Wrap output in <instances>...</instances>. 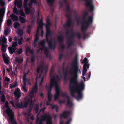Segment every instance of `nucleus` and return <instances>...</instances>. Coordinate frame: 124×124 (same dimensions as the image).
Here are the masks:
<instances>
[{
  "instance_id": "1",
  "label": "nucleus",
  "mask_w": 124,
  "mask_h": 124,
  "mask_svg": "<svg viewBox=\"0 0 124 124\" xmlns=\"http://www.w3.org/2000/svg\"><path fill=\"white\" fill-rule=\"evenodd\" d=\"M78 57V55H76L71 64V68L73 70L70 71L69 74H72L73 76L72 78L70 79L69 89L71 95L79 100L83 98L82 91L85 89V85L83 81L79 84H78L77 78L79 67Z\"/></svg>"
},
{
  "instance_id": "2",
  "label": "nucleus",
  "mask_w": 124,
  "mask_h": 124,
  "mask_svg": "<svg viewBox=\"0 0 124 124\" xmlns=\"http://www.w3.org/2000/svg\"><path fill=\"white\" fill-rule=\"evenodd\" d=\"M60 78L58 75L53 76L50 80V85L48 89V94L49 93L51 94V92L53 87H55V93L54 95V100L58 99L60 94L59 86L58 85V82L60 80Z\"/></svg>"
},
{
  "instance_id": "3",
  "label": "nucleus",
  "mask_w": 124,
  "mask_h": 124,
  "mask_svg": "<svg viewBox=\"0 0 124 124\" xmlns=\"http://www.w3.org/2000/svg\"><path fill=\"white\" fill-rule=\"evenodd\" d=\"M92 23V17L91 16L89 18L88 21L86 22V24L85 25L84 23L82 24L81 30L84 34L83 36V39L84 40L86 37L88 36V34H87L85 31L87 30L90 25Z\"/></svg>"
},
{
  "instance_id": "4",
  "label": "nucleus",
  "mask_w": 124,
  "mask_h": 124,
  "mask_svg": "<svg viewBox=\"0 0 124 124\" xmlns=\"http://www.w3.org/2000/svg\"><path fill=\"white\" fill-rule=\"evenodd\" d=\"M23 106L24 108H27L29 105V106L33 105V100L32 99L29 98L27 97H25L24 99Z\"/></svg>"
},
{
  "instance_id": "5",
  "label": "nucleus",
  "mask_w": 124,
  "mask_h": 124,
  "mask_svg": "<svg viewBox=\"0 0 124 124\" xmlns=\"http://www.w3.org/2000/svg\"><path fill=\"white\" fill-rule=\"evenodd\" d=\"M42 119L44 121H46V124H52V117L49 113H47L42 116Z\"/></svg>"
},
{
  "instance_id": "6",
  "label": "nucleus",
  "mask_w": 124,
  "mask_h": 124,
  "mask_svg": "<svg viewBox=\"0 0 124 124\" xmlns=\"http://www.w3.org/2000/svg\"><path fill=\"white\" fill-rule=\"evenodd\" d=\"M75 36H76V34H75L73 32L70 37H67V43L68 44V48H69L70 46H71L73 45V41L74 39Z\"/></svg>"
},
{
  "instance_id": "7",
  "label": "nucleus",
  "mask_w": 124,
  "mask_h": 124,
  "mask_svg": "<svg viewBox=\"0 0 124 124\" xmlns=\"http://www.w3.org/2000/svg\"><path fill=\"white\" fill-rule=\"evenodd\" d=\"M48 36L46 35V39H46V41L48 42L49 48L54 50L55 47L56 42L55 41H54L52 39L49 40L48 39Z\"/></svg>"
},
{
  "instance_id": "8",
  "label": "nucleus",
  "mask_w": 124,
  "mask_h": 124,
  "mask_svg": "<svg viewBox=\"0 0 124 124\" xmlns=\"http://www.w3.org/2000/svg\"><path fill=\"white\" fill-rule=\"evenodd\" d=\"M6 112L9 118L12 123H15V120L14 119V114L12 110L10 109H6Z\"/></svg>"
},
{
  "instance_id": "9",
  "label": "nucleus",
  "mask_w": 124,
  "mask_h": 124,
  "mask_svg": "<svg viewBox=\"0 0 124 124\" xmlns=\"http://www.w3.org/2000/svg\"><path fill=\"white\" fill-rule=\"evenodd\" d=\"M60 95H61L62 97H65L68 99V100L66 105H68V106L69 108L71 107L73 105L72 103L70 101V98L67 95V93L65 92H63L62 91L61 92L60 91Z\"/></svg>"
},
{
  "instance_id": "10",
  "label": "nucleus",
  "mask_w": 124,
  "mask_h": 124,
  "mask_svg": "<svg viewBox=\"0 0 124 124\" xmlns=\"http://www.w3.org/2000/svg\"><path fill=\"white\" fill-rule=\"evenodd\" d=\"M66 13L65 14V17L69 18L71 17L72 10V9L70 8L69 4H67L66 5Z\"/></svg>"
},
{
  "instance_id": "11",
  "label": "nucleus",
  "mask_w": 124,
  "mask_h": 124,
  "mask_svg": "<svg viewBox=\"0 0 124 124\" xmlns=\"http://www.w3.org/2000/svg\"><path fill=\"white\" fill-rule=\"evenodd\" d=\"M57 39L59 42L60 44L61 45V48L62 50H64L65 48V46L62 43L64 41V37L62 34L59 36L57 37Z\"/></svg>"
},
{
  "instance_id": "12",
  "label": "nucleus",
  "mask_w": 124,
  "mask_h": 124,
  "mask_svg": "<svg viewBox=\"0 0 124 124\" xmlns=\"http://www.w3.org/2000/svg\"><path fill=\"white\" fill-rule=\"evenodd\" d=\"M44 51V53L46 54V57H48L49 56V52L48 48L47 47L44 48L41 47L39 48L37 50V52L38 53H39L40 51Z\"/></svg>"
},
{
  "instance_id": "13",
  "label": "nucleus",
  "mask_w": 124,
  "mask_h": 124,
  "mask_svg": "<svg viewBox=\"0 0 124 124\" xmlns=\"http://www.w3.org/2000/svg\"><path fill=\"white\" fill-rule=\"evenodd\" d=\"M14 94L15 96L17 99H19L21 96V94L20 90L19 88H17L15 90L14 92Z\"/></svg>"
},
{
  "instance_id": "14",
  "label": "nucleus",
  "mask_w": 124,
  "mask_h": 124,
  "mask_svg": "<svg viewBox=\"0 0 124 124\" xmlns=\"http://www.w3.org/2000/svg\"><path fill=\"white\" fill-rule=\"evenodd\" d=\"M70 113V111H64L61 114L60 117H62L65 119L66 118H67L68 116L69 115Z\"/></svg>"
},
{
  "instance_id": "15",
  "label": "nucleus",
  "mask_w": 124,
  "mask_h": 124,
  "mask_svg": "<svg viewBox=\"0 0 124 124\" xmlns=\"http://www.w3.org/2000/svg\"><path fill=\"white\" fill-rule=\"evenodd\" d=\"M14 5L16 7L17 6L18 8H21L22 6V0H15L14 2Z\"/></svg>"
},
{
  "instance_id": "16",
  "label": "nucleus",
  "mask_w": 124,
  "mask_h": 124,
  "mask_svg": "<svg viewBox=\"0 0 124 124\" xmlns=\"http://www.w3.org/2000/svg\"><path fill=\"white\" fill-rule=\"evenodd\" d=\"M88 15V13L86 11H85L83 12V20L84 21V22L82 23H82H84V24L86 25V22H88L89 20V18L91 16H92H92H90L88 18V20L87 21H85V20L86 19V17ZM93 19V18L92 17V19Z\"/></svg>"
},
{
  "instance_id": "17",
  "label": "nucleus",
  "mask_w": 124,
  "mask_h": 124,
  "mask_svg": "<svg viewBox=\"0 0 124 124\" xmlns=\"http://www.w3.org/2000/svg\"><path fill=\"white\" fill-rule=\"evenodd\" d=\"M2 57L5 63L6 64H8L9 62V60L8 58L7 57L6 54L4 53H2Z\"/></svg>"
},
{
  "instance_id": "18",
  "label": "nucleus",
  "mask_w": 124,
  "mask_h": 124,
  "mask_svg": "<svg viewBox=\"0 0 124 124\" xmlns=\"http://www.w3.org/2000/svg\"><path fill=\"white\" fill-rule=\"evenodd\" d=\"M69 17V19L66 21L65 24L64 25L63 27L65 28L66 27H70V26L72 23V19L71 18Z\"/></svg>"
},
{
  "instance_id": "19",
  "label": "nucleus",
  "mask_w": 124,
  "mask_h": 124,
  "mask_svg": "<svg viewBox=\"0 0 124 124\" xmlns=\"http://www.w3.org/2000/svg\"><path fill=\"white\" fill-rule=\"evenodd\" d=\"M9 53L11 54H12L13 53L15 52L16 51L17 49L16 47H13L12 46L9 47L8 48Z\"/></svg>"
},
{
  "instance_id": "20",
  "label": "nucleus",
  "mask_w": 124,
  "mask_h": 124,
  "mask_svg": "<svg viewBox=\"0 0 124 124\" xmlns=\"http://www.w3.org/2000/svg\"><path fill=\"white\" fill-rule=\"evenodd\" d=\"M39 35L38 34L36 33L35 36L34 41V47L36 46V43L38 42L39 40Z\"/></svg>"
},
{
  "instance_id": "21",
  "label": "nucleus",
  "mask_w": 124,
  "mask_h": 124,
  "mask_svg": "<svg viewBox=\"0 0 124 124\" xmlns=\"http://www.w3.org/2000/svg\"><path fill=\"white\" fill-rule=\"evenodd\" d=\"M51 24V23L49 19H47L46 21V24L45 25L46 29H50V27Z\"/></svg>"
},
{
  "instance_id": "22",
  "label": "nucleus",
  "mask_w": 124,
  "mask_h": 124,
  "mask_svg": "<svg viewBox=\"0 0 124 124\" xmlns=\"http://www.w3.org/2000/svg\"><path fill=\"white\" fill-rule=\"evenodd\" d=\"M15 106L16 107V108H24L23 106V103H22V102L21 103H17L15 104Z\"/></svg>"
},
{
  "instance_id": "23",
  "label": "nucleus",
  "mask_w": 124,
  "mask_h": 124,
  "mask_svg": "<svg viewBox=\"0 0 124 124\" xmlns=\"http://www.w3.org/2000/svg\"><path fill=\"white\" fill-rule=\"evenodd\" d=\"M10 17L14 21H17L18 20V17L14 14H13L11 15Z\"/></svg>"
},
{
  "instance_id": "24",
  "label": "nucleus",
  "mask_w": 124,
  "mask_h": 124,
  "mask_svg": "<svg viewBox=\"0 0 124 124\" xmlns=\"http://www.w3.org/2000/svg\"><path fill=\"white\" fill-rule=\"evenodd\" d=\"M46 39H43L40 40L39 42V44L42 47L45 48L46 47H45Z\"/></svg>"
},
{
  "instance_id": "25",
  "label": "nucleus",
  "mask_w": 124,
  "mask_h": 124,
  "mask_svg": "<svg viewBox=\"0 0 124 124\" xmlns=\"http://www.w3.org/2000/svg\"><path fill=\"white\" fill-rule=\"evenodd\" d=\"M0 98H1V101L2 102H5V100L6 98L5 95L4 94H2V95L1 91H0Z\"/></svg>"
},
{
  "instance_id": "26",
  "label": "nucleus",
  "mask_w": 124,
  "mask_h": 124,
  "mask_svg": "<svg viewBox=\"0 0 124 124\" xmlns=\"http://www.w3.org/2000/svg\"><path fill=\"white\" fill-rule=\"evenodd\" d=\"M44 67L43 64H41L39 65V66L37 68L36 71L37 74L39 73L40 71L41 70H43Z\"/></svg>"
},
{
  "instance_id": "27",
  "label": "nucleus",
  "mask_w": 124,
  "mask_h": 124,
  "mask_svg": "<svg viewBox=\"0 0 124 124\" xmlns=\"http://www.w3.org/2000/svg\"><path fill=\"white\" fill-rule=\"evenodd\" d=\"M46 29V35L50 36H52L53 35V33L52 31L50 30V29Z\"/></svg>"
},
{
  "instance_id": "28",
  "label": "nucleus",
  "mask_w": 124,
  "mask_h": 124,
  "mask_svg": "<svg viewBox=\"0 0 124 124\" xmlns=\"http://www.w3.org/2000/svg\"><path fill=\"white\" fill-rule=\"evenodd\" d=\"M89 64H84L83 66V71H87V68H88L89 67Z\"/></svg>"
},
{
  "instance_id": "29",
  "label": "nucleus",
  "mask_w": 124,
  "mask_h": 124,
  "mask_svg": "<svg viewBox=\"0 0 124 124\" xmlns=\"http://www.w3.org/2000/svg\"><path fill=\"white\" fill-rule=\"evenodd\" d=\"M44 24L43 23V19H41L39 22L38 23V27H40V28H42L43 26L44 25Z\"/></svg>"
},
{
  "instance_id": "30",
  "label": "nucleus",
  "mask_w": 124,
  "mask_h": 124,
  "mask_svg": "<svg viewBox=\"0 0 124 124\" xmlns=\"http://www.w3.org/2000/svg\"><path fill=\"white\" fill-rule=\"evenodd\" d=\"M34 89H33L31 91L30 93L29 94V95L30 97H29V98L32 99V98L34 96Z\"/></svg>"
},
{
  "instance_id": "31",
  "label": "nucleus",
  "mask_w": 124,
  "mask_h": 124,
  "mask_svg": "<svg viewBox=\"0 0 124 124\" xmlns=\"http://www.w3.org/2000/svg\"><path fill=\"white\" fill-rule=\"evenodd\" d=\"M19 14L23 16L26 17V15L24 12L23 10L21 9H20L19 10Z\"/></svg>"
},
{
  "instance_id": "32",
  "label": "nucleus",
  "mask_w": 124,
  "mask_h": 124,
  "mask_svg": "<svg viewBox=\"0 0 124 124\" xmlns=\"http://www.w3.org/2000/svg\"><path fill=\"white\" fill-rule=\"evenodd\" d=\"M24 8H25V11L26 14L27 15L29 14L30 11V9L27 7H27Z\"/></svg>"
},
{
  "instance_id": "33",
  "label": "nucleus",
  "mask_w": 124,
  "mask_h": 124,
  "mask_svg": "<svg viewBox=\"0 0 124 124\" xmlns=\"http://www.w3.org/2000/svg\"><path fill=\"white\" fill-rule=\"evenodd\" d=\"M1 50L4 53L6 51V46L5 44H1Z\"/></svg>"
},
{
  "instance_id": "34",
  "label": "nucleus",
  "mask_w": 124,
  "mask_h": 124,
  "mask_svg": "<svg viewBox=\"0 0 124 124\" xmlns=\"http://www.w3.org/2000/svg\"><path fill=\"white\" fill-rule=\"evenodd\" d=\"M19 19L20 22L21 23H25L26 20L24 18L20 16L19 17Z\"/></svg>"
},
{
  "instance_id": "35",
  "label": "nucleus",
  "mask_w": 124,
  "mask_h": 124,
  "mask_svg": "<svg viewBox=\"0 0 124 124\" xmlns=\"http://www.w3.org/2000/svg\"><path fill=\"white\" fill-rule=\"evenodd\" d=\"M13 12L14 13H15L17 15H18L19 14V11L16 8V7L15 6L13 10Z\"/></svg>"
},
{
  "instance_id": "36",
  "label": "nucleus",
  "mask_w": 124,
  "mask_h": 124,
  "mask_svg": "<svg viewBox=\"0 0 124 124\" xmlns=\"http://www.w3.org/2000/svg\"><path fill=\"white\" fill-rule=\"evenodd\" d=\"M23 59L22 58H19L17 57H16V61L18 63H22L23 62Z\"/></svg>"
},
{
  "instance_id": "37",
  "label": "nucleus",
  "mask_w": 124,
  "mask_h": 124,
  "mask_svg": "<svg viewBox=\"0 0 124 124\" xmlns=\"http://www.w3.org/2000/svg\"><path fill=\"white\" fill-rule=\"evenodd\" d=\"M20 25L19 23L18 22H16L14 23L13 26L16 29L19 27Z\"/></svg>"
},
{
  "instance_id": "38",
  "label": "nucleus",
  "mask_w": 124,
  "mask_h": 124,
  "mask_svg": "<svg viewBox=\"0 0 124 124\" xmlns=\"http://www.w3.org/2000/svg\"><path fill=\"white\" fill-rule=\"evenodd\" d=\"M36 57L34 55H33L31 57V62L32 63L35 61Z\"/></svg>"
},
{
  "instance_id": "39",
  "label": "nucleus",
  "mask_w": 124,
  "mask_h": 124,
  "mask_svg": "<svg viewBox=\"0 0 124 124\" xmlns=\"http://www.w3.org/2000/svg\"><path fill=\"white\" fill-rule=\"evenodd\" d=\"M54 70L53 67H52L49 73L50 75V76H52L53 75Z\"/></svg>"
},
{
  "instance_id": "40",
  "label": "nucleus",
  "mask_w": 124,
  "mask_h": 124,
  "mask_svg": "<svg viewBox=\"0 0 124 124\" xmlns=\"http://www.w3.org/2000/svg\"><path fill=\"white\" fill-rule=\"evenodd\" d=\"M52 98L51 94H50L49 93L48 94V100L49 102H50L52 101Z\"/></svg>"
},
{
  "instance_id": "41",
  "label": "nucleus",
  "mask_w": 124,
  "mask_h": 124,
  "mask_svg": "<svg viewBox=\"0 0 124 124\" xmlns=\"http://www.w3.org/2000/svg\"><path fill=\"white\" fill-rule=\"evenodd\" d=\"M29 52L32 54H33L34 53V52L33 50H31L29 48H27L26 49V52Z\"/></svg>"
},
{
  "instance_id": "42",
  "label": "nucleus",
  "mask_w": 124,
  "mask_h": 124,
  "mask_svg": "<svg viewBox=\"0 0 124 124\" xmlns=\"http://www.w3.org/2000/svg\"><path fill=\"white\" fill-rule=\"evenodd\" d=\"M5 107L7 108V109H8L10 108L9 106V103L8 102L6 101L5 103Z\"/></svg>"
},
{
  "instance_id": "43",
  "label": "nucleus",
  "mask_w": 124,
  "mask_h": 124,
  "mask_svg": "<svg viewBox=\"0 0 124 124\" xmlns=\"http://www.w3.org/2000/svg\"><path fill=\"white\" fill-rule=\"evenodd\" d=\"M8 29L6 27L5 30L4 31V34L5 36H7L8 34Z\"/></svg>"
},
{
  "instance_id": "44",
  "label": "nucleus",
  "mask_w": 124,
  "mask_h": 124,
  "mask_svg": "<svg viewBox=\"0 0 124 124\" xmlns=\"http://www.w3.org/2000/svg\"><path fill=\"white\" fill-rule=\"evenodd\" d=\"M28 0H24L23 2V6L24 7H27V3Z\"/></svg>"
},
{
  "instance_id": "45",
  "label": "nucleus",
  "mask_w": 124,
  "mask_h": 124,
  "mask_svg": "<svg viewBox=\"0 0 124 124\" xmlns=\"http://www.w3.org/2000/svg\"><path fill=\"white\" fill-rule=\"evenodd\" d=\"M2 43L4 44L5 43L6 44L7 43V39L6 38V37L3 36V37L2 39Z\"/></svg>"
},
{
  "instance_id": "46",
  "label": "nucleus",
  "mask_w": 124,
  "mask_h": 124,
  "mask_svg": "<svg viewBox=\"0 0 124 124\" xmlns=\"http://www.w3.org/2000/svg\"><path fill=\"white\" fill-rule=\"evenodd\" d=\"M82 62L83 63L88 64V62L87 61V58L86 57H85L83 60Z\"/></svg>"
},
{
  "instance_id": "47",
  "label": "nucleus",
  "mask_w": 124,
  "mask_h": 124,
  "mask_svg": "<svg viewBox=\"0 0 124 124\" xmlns=\"http://www.w3.org/2000/svg\"><path fill=\"white\" fill-rule=\"evenodd\" d=\"M12 23V21L10 19H8L7 20V24L8 26L10 25Z\"/></svg>"
},
{
  "instance_id": "48",
  "label": "nucleus",
  "mask_w": 124,
  "mask_h": 124,
  "mask_svg": "<svg viewBox=\"0 0 124 124\" xmlns=\"http://www.w3.org/2000/svg\"><path fill=\"white\" fill-rule=\"evenodd\" d=\"M23 39V38L21 37L18 40V44L20 45H21L22 44V40Z\"/></svg>"
},
{
  "instance_id": "49",
  "label": "nucleus",
  "mask_w": 124,
  "mask_h": 124,
  "mask_svg": "<svg viewBox=\"0 0 124 124\" xmlns=\"http://www.w3.org/2000/svg\"><path fill=\"white\" fill-rule=\"evenodd\" d=\"M18 35L20 37H22L23 35V31L22 30H20L17 32Z\"/></svg>"
},
{
  "instance_id": "50",
  "label": "nucleus",
  "mask_w": 124,
  "mask_h": 124,
  "mask_svg": "<svg viewBox=\"0 0 124 124\" xmlns=\"http://www.w3.org/2000/svg\"><path fill=\"white\" fill-rule=\"evenodd\" d=\"M55 0H47V2L51 5V6L52 5L53 2L55 1Z\"/></svg>"
},
{
  "instance_id": "51",
  "label": "nucleus",
  "mask_w": 124,
  "mask_h": 124,
  "mask_svg": "<svg viewBox=\"0 0 124 124\" xmlns=\"http://www.w3.org/2000/svg\"><path fill=\"white\" fill-rule=\"evenodd\" d=\"M76 35L78 37L79 39H80L81 37V35L80 34L77 32L76 33Z\"/></svg>"
},
{
  "instance_id": "52",
  "label": "nucleus",
  "mask_w": 124,
  "mask_h": 124,
  "mask_svg": "<svg viewBox=\"0 0 124 124\" xmlns=\"http://www.w3.org/2000/svg\"><path fill=\"white\" fill-rule=\"evenodd\" d=\"M17 45V43L16 42H13L12 43L11 46L15 47H16V46Z\"/></svg>"
},
{
  "instance_id": "53",
  "label": "nucleus",
  "mask_w": 124,
  "mask_h": 124,
  "mask_svg": "<svg viewBox=\"0 0 124 124\" xmlns=\"http://www.w3.org/2000/svg\"><path fill=\"white\" fill-rule=\"evenodd\" d=\"M23 80L26 81L28 80L27 79V75L24 74L23 76Z\"/></svg>"
},
{
  "instance_id": "54",
  "label": "nucleus",
  "mask_w": 124,
  "mask_h": 124,
  "mask_svg": "<svg viewBox=\"0 0 124 124\" xmlns=\"http://www.w3.org/2000/svg\"><path fill=\"white\" fill-rule=\"evenodd\" d=\"M30 3L31 4L32 3H34L35 4L37 3V2L36 0H31Z\"/></svg>"
},
{
  "instance_id": "55",
  "label": "nucleus",
  "mask_w": 124,
  "mask_h": 124,
  "mask_svg": "<svg viewBox=\"0 0 124 124\" xmlns=\"http://www.w3.org/2000/svg\"><path fill=\"white\" fill-rule=\"evenodd\" d=\"M39 113L38 114L36 115V116L37 117V118L36 120V124H38V122L39 120V118L38 117V116L39 115Z\"/></svg>"
},
{
  "instance_id": "56",
  "label": "nucleus",
  "mask_w": 124,
  "mask_h": 124,
  "mask_svg": "<svg viewBox=\"0 0 124 124\" xmlns=\"http://www.w3.org/2000/svg\"><path fill=\"white\" fill-rule=\"evenodd\" d=\"M23 85H22V87H26V83L27 82H28V80H26L25 81L23 80Z\"/></svg>"
},
{
  "instance_id": "57",
  "label": "nucleus",
  "mask_w": 124,
  "mask_h": 124,
  "mask_svg": "<svg viewBox=\"0 0 124 124\" xmlns=\"http://www.w3.org/2000/svg\"><path fill=\"white\" fill-rule=\"evenodd\" d=\"M23 52V49L22 48H20L18 51L17 54H21Z\"/></svg>"
},
{
  "instance_id": "58",
  "label": "nucleus",
  "mask_w": 124,
  "mask_h": 124,
  "mask_svg": "<svg viewBox=\"0 0 124 124\" xmlns=\"http://www.w3.org/2000/svg\"><path fill=\"white\" fill-rule=\"evenodd\" d=\"M10 80L9 78H8L7 77H5V78L4 79V81H6L8 82H9Z\"/></svg>"
},
{
  "instance_id": "59",
  "label": "nucleus",
  "mask_w": 124,
  "mask_h": 124,
  "mask_svg": "<svg viewBox=\"0 0 124 124\" xmlns=\"http://www.w3.org/2000/svg\"><path fill=\"white\" fill-rule=\"evenodd\" d=\"M52 106L51 107V108L52 109H56V108H58V106L56 105H52Z\"/></svg>"
},
{
  "instance_id": "60",
  "label": "nucleus",
  "mask_w": 124,
  "mask_h": 124,
  "mask_svg": "<svg viewBox=\"0 0 124 124\" xmlns=\"http://www.w3.org/2000/svg\"><path fill=\"white\" fill-rule=\"evenodd\" d=\"M77 22L78 24L79 25L81 24V21L78 18H77Z\"/></svg>"
},
{
  "instance_id": "61",
  "label": "nucleus",
  "mask_w": 124,
  "mask_h": 124,
  "mask_svg": "<svg viewBox=\"0 0 124 124\" xmlns=\"http://www.w3.org/2000/svg\"><path fill=\"white\" fill-rule=\"evenodd\" d=\"M69 32L70 31L69 30H68L66 31V36L67 38V37H69Z\"/></svg>"
},
{
  "instance_id": "62",
  "label": "nucleus",
  "mask_w": 124,
  "mask_h": 124,
  "mask_svg": "<svg viewBox=\"0 0 124 124\" xmlns=\"http://www.w3.org/2000/svg\"><path fill=\"white\" fill-rule=\"evenodd\" d=\"M22 88L23 90L25 92H27V88L26 87L24 86L22 87Z\"/></svg>"
},
{
  "instance_id": "63",
  "label": "nucleus",
  "mask_w": 124,
  "mask_h": 124,
  "mask_svg": "<svg viewBox=\"0 0 124 124\" xmlns=\"http://www.w3.org/2000/svg\"><path fill=\"white\" fill-rule=\"evenodd\" d=\"M33 106V105L31 106H29V109H28V111L29 112H31Z\"/></svg>"
},
{
  "instance_id": "64",
  "label": "nucleus",
  "mask_w": 124,
  "mask_h": 124,
  "mask_svg": "<svg viewBox=\"0 0 124 124\" xmlns=\"http://www.w3.org/2000/svg\"><path fill=\"white\" fill-rule=\"evenodd\" d=\"M46 108L45 107L43 108L40 109V112H41L42 113H43L44 112L45 110L46 109Z\"/></svg>"
}]
</instances>
